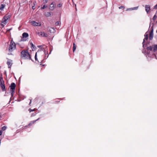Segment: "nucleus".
<instances>
[{
  "instance_id": "f257e3e1",
  "label": "nucleus",
  "mask_w": 157,
  "mask_h": 157,
  "mask_svg": "<svg viewBox=\"0 0 157 157\" xmlns=\"http://www.w3.org/2000/svg\"><path fill=\"white\" fill-rule=\"evenodd\" d=\"M21 57L25 59H30V55L27 51H22L21 52Z\"/></svg>"
},
{
  "instance_id": "f03ea898",
  "label": "nucleus",
  "mask_w": 157,
  "mask_h": 157,
  "mask_svg": "<svg viewBox=\"0 0 157 157\" xmlns=\"http://www.w3.org/2000/svg\"><path fill=\"white\" fill-rule=\"evenodd\" d=\"M16 48L15 43L13 40H11L9 45L8 50L9 52H12Z\"/></svg>"
},
{
  "instance_id": "7ed1b4c3",
  "label": "nucleus",
  "mask_w": 157,
  "mask_h": 157,
  "mask_svg": "<svg viewBox=\"0 0 157 157\" xmlns=\"http://www.w3.org/2000/svg\"><path fill=\"white\" fill-rule=\"evenodd\" d=\"M147 50H150L155 52L157 51V45H153L148 47L147 48Z\"/></svg>"
},
{
  "instance_id": "20e7f679",
  "label": "nucleus",
  "mask_w": 157,
  "mask_h": 157,
  "mask_svg": "<svg viewBox=\"0 0 157 157\" xmlns=\"http://www.w3.org/2000/svg\"><path fill=\"white\" fill-rule=\"evenodd\" d=\"M16 85L13 82L11 83L10 86V90L11 94L12 96H13V93L14 92Z\"/></svg>"
},
{
  "instance_id": "39448f33",
  "label": "nucleus",
  "mask_w": 157,
  "mask_h": 157,
  "mask_svg": "<svg viewBox=\"0 0 157 157\" xmlns=\"http://www.w3.org/2000/svg\"><path fill=\"white\" fill-rule=\"evenodd\" d=\"M9 18L8 16H4L3 19L2 20V22L1 25L4 27V25L6 24L7 23V21Z\"/></svg>"
},
{
  "instance_id": "423d86ee",
  "label": "nucleus",
  "mask_w": 157,
  "mask_h": 157,
  "mask_svg": "<svg viewBox=\"0 0 157 157\" xmlns=\"http://www.w3.org/2000/svg\"><path fill=\"white\" fill-rule=\"evenodd\" d=\"M29 36V34L28 33H24L22 34L23 38H21V41H25L26 40L24 39V38H26Z\"/></svg>"
},
{
  "instance_id": "0eeeda50",
  "label": "nucleus",
  "mask_w": 157,
  "mask_h": 157,
  "mask_svg": "<svg viewBox=\"0 0 157 157\" xmlns=\"http://www.w3.org/2000/svg\"><path fill=\"white\" fill-rule=\"evenodd\" d=\"M56 4L54 2H52L50 5L49 9L51 10H53L55 8Z\"/></svg>"
},
{
  "instance_id": "6e6552de",
  "label": "nucleus",
  "mask_w": 157,
  "mask_h": 157,
  "mask_svg": "<svg viewBox=\"0 0 157 157\" xmlns=\"http://www.w3.org/2000/svg\"><path fill=\"white\" fill-rule=\"evenodd\" d=\"M32 25L35 26H40L41 24L39 22H36L35 21H32L31 22Z\"/></svg>"
},
{
  "instance_id": "1a4fd4ad",
  "label": "nucleus",
  "mask_w": 157,
  "mask_h": 157,
  "mask_svg": "<svg viewBox=\"0 0 157 157\" xmlns=\"http://www.w3.org/2000/svg\"><path fill=\"white\" fill-rule=\"evenodd\" d=\"M145 10L147 13L150 10V6L149 5H146L145 6Z\"/></svg>"
},
{
  "instance_id": "9d476101",
  "label": "nucleus",
  "mask_w": 157,
  "mask_h": 157,
  "mask_svg": "<svg viewBox=\"0 0 157 157\" xmlns=\"http://www.w3.org/2000/svg\"><path fill=\"white\" fill-rule=\"evenodd\" d=\"M39 36L47 37L48 36L47 34L44 32H40L38 33Z\"/></svg>"
},
{
  "instance_id": "9b49d317",
  "label": "nucleus",
  "mask_w": 157,
  "mask_h": 157,
  "mask_svg": "<svg viewBox=\"0 0 157 157\" xmlns=\"http://www.w3.org/2000/svg\"><path fill=\"white\" fill-rule=\"evenodd\" d=\"M144 36H145V38H144V39L142 43L143 47H144V45L145 40H147L148 39V34H147L146 33L144 35Z\"/></svg>"
},
{
  "instance_id": "f8f14e48",
  "label": "nucleus",
  "mask_w": 157,
  "mask_h": 157,
  "mask_svg": "<svg viewBox=\"0 0 157 157\" xmlns=\"http://www.w3.org/2000/svg\"><path fill=\"white\" fill-rule=\"evenodd\" d=\"M12 61L10 60H9L7 62V64L8 65V67L9 68H10L11 67L12 65Z\"/></svg>"
},
{
  "instance_id": "ddd939ff",
  "label": "nucleus",
  "mask_w": 157,
  "mask_h": 157,
  "mask_svg": "<svg viewBox=\"0 0 157 157\" xmlns=\"http://www.w3.org/2000/svg\"><path fill=\"white\" fill-rule=\"evenodd\" d=\"M48 31L51 33H55L56 31L55 28H51L50 29H49Z\"/></svg>"
},
{
  "instance_id": "4468645a",
  "label": "nucleus",
  "mask_w": 157,
  "mask_h": 157,
  "mask_svg": "<svg viewBox=\"0 0 157 157\" xmlns=\"http://www.w3.org/2000/svg\"><path fill=\"white\" fill-rule=\"evenodd\" d=\"M153 33L152 31H151L149 36V39L150 40H151L153 37Z\"/></svg>"
},
{
  "instance_id": "2eb2a0df",
  "label": "nucleus",
  "mask_w": 157,
  "mask_h": 157,
  "mask_svg": "<svg viewBox=\"0 0 157 157\" xmlns=\"http://www.w3.org/2000/svg\"><path fill=\"white\" fill-rule=\"evenodd\" d=\"M4 82L3 79V78L2 77H0V86L2 85H4Z\"/></svg>"
},
{
  "instance_id": "dca6fc26",
  "label": "nucleus",
  "mask_w": 157,
  "mask_h": 157,
  "mask_svg": "<svg viewBox=\"0 0 157 157\" xmlns=\"http://www.w3.org/2000/svg\"><path fill=\"white\" fill-rule=\"evenodd\" d=\"M42 52L40 50V51H38L37 52H36L35 55V59L36 61H37V54H39L40 53V52Z\"/></svg>"
},
{
  "instance_id": "f3484780",
  "label": "nucleus",
  "mask_w": 157,
  "mask_h": 157,
  "mask_svg": "<svg viewBox=\"0 0 157 157\" xmlns=\"http://www.w3.org/2000/svg\"><path fill=\"white\" fill-rule=\"evenodd\" d=\"M2 90L3 91H5L6 90V87L4 84L1 86Z\"/></svg>"
},
{
  "instance_id": "a211bd4d",
  "label": "nucleus",
  "mask_w": 157,
  "mask_h": 157,
  "mask_svg": "<svg viewBox=\"0 0 157 157\" xmlns=\"http://www.w3.org/2000/svg\"><path fill=\"white\" fill-rule=\"evenodd\" d=\"M73 52H74L76 50V45H75V43H73Z\"/></svg>"
},
{
  "instance_id": "6ab92c4d",
  "label": "nucleus",
  "mask_w": 157,
  "mask_h": 157,
  "mask_svg": "<svg viewBox=\"0 0 157 157\" xmlns=\"http://www.w3.org/2000/svg\"><path fill=\"white\" fill-rule=\"evenodd\" d=\"M39 118H38V119H37L36 120H34L33 121H32L31 123H29V125H31L32 124L34 123L36 121L39 120Z\"/></svg>"
},
{
  "instance_id": "aec40b11",
  "label": "nucleus",
  "mask_w": 157,
  "mask_h": 157,
  "mask_svg": "<svg viewBox=\"0 0 157 157\" xmlns=\"http://www.w3.org/2000/svg\"><path fill=\"white\" fill-rule=\"evenodd\" d=\"M61 24L60 21H57L55 23V25L56 26H57L58 25H60V24Z\"/></svg>"
},
{
  "instance_id": "412c9836",
  "label": "nucleus",
  "mask_w": 157,
  "mask_h": 157,
  "mask_svg": "<svg viewBox=\"0 0 157 157\" xmlns=\"http://www.w3.org/2000/svg\"><path fill=\"white\" fill-rule=\"evenodd\" d=\"M4 6L3 4H1L0 6V9L1 10H3L4 8Z\"/></svg>"
},
{
  "instance_id": "4be33fe9",
  "label": "nucleus",
  "mask_w": 157,
  "mask_h": 157,
  "mask_svg": "<svg viewBox=\"0 0 157 157\" xmlns=\"http://www.w3.org/2000/svg\"><path fill=\"white\" fill-rule=\"evenodd\" d=\"M47 7V6L46 5H44L41 8V9H44Z\"/></svg>"
},
{
  "instance_id": "5701e85b",
  "label": "nucleus",
  "mask_w": 157,
  "mask_h": 157,
  "mask_svg": "<svg viewBox=\"0 0 157 157\" xmlns=\"http://www.w3.org/2000/svg\"><path fill=\"white\" fill-rule=\"evenodd\" d=\"M62 6V4L61 3H59L58 4L57 6V7L59 8L61 7Z\"/></svg>"
},
{
  "instance_id": "b1692460",
  "label": "nucleus",
  "mask_w": 157,
  "mask_h": 157,
  "mask_svg": "<svg viewBox=\"0 0 157 157\" xmlns=\"http://www.w3.org/2000/svg\"><path fill=\"white\" fill-rule=\"evenodd\" d=\"M157 17V16L156 14H155L153 18V20H155Z\"/></svg>"
},
{
  "instance_id": "393cba45",
  "label": "nucleus",
  "mask_w": 157,
  "mask_h": 157,
  "mask_svg": "<svg viewBox=\"0 0 157 157\" xmlns=\"http://www.w3.org/2000/svg\"><path fill=\"white\" fill-rule=\"evenodd\" d=\"M6 126H3V127L2 128V130H3V131H4V130H5L6 129Z\"/></svg>"
},
{
  "instance_id": "a878e982",
  "label": "nucleus",
  "mask_w": 157,
  "mask_h": 157,
  "mask_svg": "<svg viewBox=\"0 0 157 157\" xmlns=\"http://www.w3.org/2000/svg\"><path fill=\"white\" fill-rule=\"evenodd\" d=\"M138 7H134L133 8H132V10H136L138 9Z\"/></svg>"
},
{
  "instance_id": "bb28decb",
  "label": "nucleus",
  "mask_w": 157,
  "mask_h": 157,
  "mask_svg": "<svg viewBox=\"0 0 157 157\" xmlns=\"http://www.w3.org/2000/svg\"><path fill=\"white\" fill-rule=\"evenodd\" d=\"M48 2V0H43V3H47Z\"/></svg>"
},
{
  "instance_id": "cd10ccee",
  "label": "nucleus",
  "mask_w": 157,
  "mask_h": 157,
  "mask_svg": "<svg viewBox=\"0 0 157 157\" xmlns=\"http://www.w3.org/2000/svg\"><path fill=\"white\" fill-rule=\"evenodd\" d=\"M30 44V45H31L32 47H33V48H34L35 46L32 43H31Z\"/></svg>"
},
{
  "instance_id": "c85d7f7f",
  "label": "nucleus",
  "mask_w": 157,
  "mask_h": 157,
  "mask_svg": "<svg viewBox=\"0 0 157 157\" xmlns=\"http://www.w3.org/2000/svg\"><path fill=\"white\" fill-rule=\"evenodd\" d=\"M47 16H50L51 15V13H50V12L47 13Z\"/></svg>"
},
{
  "instance_id": "c756f323",
  "label": "nucleus",
  "mask_w": 157,
  "mask_h": 157,
  "mask_svg": "<svg viewBox=\"0 0 157 157\" xmlns=\"http://www.w3.org/2000/svg\"><path fill=\"white\" fill-rule=\"evenodd\" d=\"M119 9H122V8L124 9V7L123 6H121L119 7Z\"/></svg>"
},
{
  "instance_id": "7c9ffc66",
  "label": "nucleus",
  "mask_w": 157,
  "mask_h": 157,
  "mask_svg": "<svg viewBox=\"0 0 157 157\" xmlns=\"http://www.w3.org/2000/svg\"><path fill=\"white\" fill-rule=\"evenodd\" d=\"M157 8V4L154 6V9H156Z\"/></svg>"
},
{
  "instance_id": "2f4dec72",
  "label": "nucleus",
  "mask_w": 157,
  "mask_h": 157,
  "mask_svg": "<svg viewBox=\"0 0 157 157\" xmlns=\"http://www.w3.org/2000/svg\"><path fill=\"white\" fill-rule=\"evenodd\" d=\"M29 112H32V111H34V109H29Z\"/></svg>"
},
{
  "instance_id": "473e14b6",
  "label": "nucleus",
  "mask_w": 157,
  "mask_h": 157,
  "mask_svg": "<svg viewBox=\"0 0 157 157\" xmlns=\"http://www.w3.org/2000/svg\"><path fill=\"white\" fill-rule=\"evenodd\" d=\"M2 133V132L1 130L0 131V136L1 135Z\"/></svg>"
},
{
  "instance_id": "72a5a7b5",
  "label": "nucleus",
  "mask_w": 157,
  "mask_h": 157,
  "mask_svg": "<svg viewBox=\"0 0 157 157\" xmlns=\"http://www.w3.org/2000/svg\"><path fill=\"white\" fill-rule=\"evenodd\" d=\"M31 101H32V100H31L30 101V102L29 104V105H30L31 103Z\"/></svg>"
},
{
  "instance_id": "f704fd0d",
  "label": "nucleus",
  "mask_w": 157,
  "mask_h": 157,
  "mask_svg": "<svg viewBox=\"0 0 157 157\" xmlns=\"http://www.w3.org/2000/svg\"><path fill=\"white\" fill-rule=\"evenodd\" d=\"M8 55H12V53H9Z\"/></svg>"
},
{
  "instance_id": "c9c22d12",
  "label": "nucleus",
  "mask_w": 157,
  "mask_h": 157,
  "mask_svg": "<svg viewBox=\"0 0 157 157\" xmlns=\"http://www.w3.org/2000/svg\"><path fill=\"white\" fill-rule=\"evenodd\" d=\"M33 9H34V8H33V7H32Z\"/></svg>"
},
{
  "instance_id": "e433bc0d",
  "label": "nucleus",
  "mask_w": 157,
  "mask_h": 157,
  "mask_svg": "<svg viewBox=\"0 0 157 157\" xmlns=\"http://www.w3.org/2000/svg\"><path fill=\"white\" fill-rule=\"evenodd\" d=\"M33 9H34V8H33V7H32Z\"/></svg>"
},
{
  "instance_id": "4c0bfd02",
  "label": "nucleus",
  "mask_w": 157,
  "mask_h": 157,
  "mask_svg": "<svg viewBox=\"0 0 157 157\" xmlns=\"http://www.w3.org/2000/svg\"><path fill=\"white\" fill-rule=\"evenodd\" d=\"M33 9H34V8H33V7H32Z\"/></svg>"
},
{
  "instance_id": "58836bf2",
  "label": "nucleus",
  "mask_w": 157,
  "mask_h": 157,
  "mask_svg": "<svg viewBox=\"0 0 157 157\" xmlns=\"http://www.w3.org/2000/svg\"><path fill=\"white\" fill-rule=\"evenodd\" d=\"M156 23H157V21H156Z\"/></svg>"
}]
</instances>
